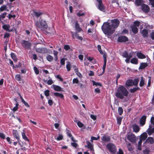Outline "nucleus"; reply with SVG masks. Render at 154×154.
Here are the masks:
<instances>
[{
	"label": "nucleus",
	"mask_w": 154,
	"mask_h": 154,
	"mask_svg": "<svg viewBox=\"0 0 154 154\" xmlns=\"http://www.w3.org/2000/svg\"><path fill=\"white\" fill-rule=\"evenodd\" d=\"M66 67L67 71H69L71 70V65L69 62L66 64Z\"/></svg>",
	"instance_id": "nucleus-50"
},
{
	"label": "nucleus",
	"mask_w": 154,
	"mask_h": 154,
	"mask_svg": "<svg viewBox=\"0 0 154 154\" xmlns=\"http://www.w3.org/2000/svg\"><path fill=\"white\" fill-rule=\"evenodd\" d=\"M145 142L149 143L150 144H152L154 143V139L152 137H149L146 139Z\"/></svg>",
	"instance_id": "nucleus-22"
},
{
	"label": "nucleus",
	"mask_w": 154,
	"mask_h": 154,
	"mask_svg": "<svg viewBox=\"0 0 154 154\" xmlns=\"http://www.w3.org/2000/svg\"><path fill=\"white\" fill-rule=\"evenodd\" d=\"M71 33L72 38L73 39H75V38H77L79 36V34L77 33V32H72Z\"/></svg>",
	"instance_id": "nucleus-39"
},
{
	"label": "nucleus",
	"mask_w": 154,
	"mask_h": 154,
	"mask_svg": "<svg viewBox=\"0 0 154 154\" xmlns=\"http://www.w3.org/2000/svg\"><path fill=\"white\" fill-rule=\"evenodd\" d=\"M123 109L121 107H119L118 108V112L119 115H121L123 112Z\"/></svg>",
	"instance_id": "nucleus-40"
},
{
	"label": "nucleus",
	"mask_w": 154,
	"mask_h": 154,
	"mask_svg": "<svg viewBox=\"0 0 154 154\" xmlns=\"http://www.w3.org/2000/svg\"><path fill=\"white\" fill-rule=\"evenodd\" d=\"M75 29L78 32H79L82 31V29L80 27L77 21H76L75 23Z\"/></svg>",
	"instance_id": "nucleus-17"
},
{
	"label": "nucleus",
	"mask_w": 154,
	"mask_h": 154,
	"mask_svg": "<svg viewBox=\"0 0 154 154\" xmlns=\"http://www.w3.org/2000/svg\"><path fill=\"white\" fill-rule=\"evenodd\" d=\"M46 59L48 61L51 62L53 60L54 57L51 55L50 54H48L46 57Z\"/></svg>",
	"instance_id": "nucleus-29"
},
{
	"label": "nucleus",
	"mask_w": 154,
	"mask_h": 154,
	"mask_svg": "<svg viewBox=\"0 0 154 154\" xmlns=\"http://www.w3.org/2000/svg\"><path fill=\"white\" fill-rule=\"evenodd\" d=\"M152 128V126H149V128H148L146 131L148 135L149 136H150L152 134L154 133V127L151 129V128Z\"/></svg>",
	"instance_id": "nucleus-21"
},
{
	"label": "nucleus",
	"mask_w": 154,
	"mask_h": 154,
	"mask_svg": "<svg viewBox=\"0 0 154 154\" xmlns=\"http://www.w3.org/2000/svg\"><path fill=\"white\" fill-rule=\"evenodd\" d=\"M107 149L112 154L116 153L117 149L116 146L112 143H108L106 146Z\"/></svg>",
	"instance_id": "nucleus-5"
},
{
	"label": "nucleus",
	"mask_w": 154,
	"mask_h": 154,
	"mask_svg": "<svg viewBox=\"0 0 154 154\" xmlns=\"http://www.w3.org/2000/svg\"><path fill=\"white\" fill-rule=\"evenodd\" d=\"M79 82V81L78 79L77 78H74L73 79L72 83L73 84L76 83L78 84Z\"/></svg>",
	"instance_id": "nucleus-56"
},
{
	"label": "nucleus",
	"mask_w": 154,
	"mask_h": 154,
	"mask_svg": "<svg viewBox=\"0 0 154 154\" xmlns=\"http://www.w3.org/2000/svg\"><path fill=\"white\" fill-rule=\"evenodd\" d=\"M92 82L93 85H95L96 86H99L100 87L102 86V85L100 83L96 82L94 80L92 81Z\"/></svg>",
	"instance_id": "nucleus-37"
},
{
	"label": "nucleus",
	"mask_w": 154,
	"mask_h": 154,
	"mask_svg": "<svg viewBox=\"0 0 154 154\" xmlns=\"http://www.w3.org/2000/svg\"><path fill=\"white\" fill-rule=\"evenodd\" d=\"M10 36V34L7 32L5 33L4 38H9Z\"/></svg>",
	"instance_id": "nucleus-54"
},
{
	"label": "nucleus",
	"mask_w": 154,
	"mask_h": 154,
	"mask_svg": "<svg viewBox=\"0 0 154 154\" xmlns=\"http://www.w3.org/2000/svg\"><path fill=\"white\" fill-rule=\"evenodd\" d=\"M22 136L23 139L25 141L28 142L29 141V140L26 136L25 132H23L22 133Z\"/></svg>",
	"instance_id": "nucleus-32"
},
{
	"label": "nucleus",
	"mask_w": 154,
	"mask_h": 154,
	"mask_svg": "<svg viewBox=\"0 0 154 154\" xmlns=\"http://www.w3.org/2000/svg\"><path fill=\"white\" fill-rule=\"evenodd\" d=\"M86 143L87 145V146H85L87 147L88 149H90L91 151H94V149L93 145L91 144L89 141H87Z\"/></svg>",
	"instance_id": "nucleus-18"
},
{
	"label": "nucleus",
	"mask_w": 154,
	"mask_h": 154,
	"mask_svg": "<svg viewBox=\"0 0 154 154\" xmlns=\"http://www.w3.org/2000/svg\"><path fill=\"white\" fill-rule=\"evenodd\" d=\"M15 79L18 81H20L21 80V78L20 74H17L15 75Z\"/></svg>",
	"instance_id": "nucleus-41"
},
{
	"label": "nucleus",
	"mask_w": 154,
	"mask_h": 154,
	"mask_svg": "<svg viewBox=\"0 0 154 154\" xmlns=\"http://www.w3.org/2000/svg\"><path fill=\"white\" fill-rule=\"evenodd\" d=\"M147 137V135L146 133L144 132L140 136V139L142 140H145Z\"/></svg>",
	"instance_id": "nucleus-26"
},
{
	"label": "nucleus",
	"mask_w": 154,
	"mask_h": 154,
	"mask_svg": "<svg viewBox=\"0 0 154 154\" xmlns=\"http://www.w3.org/2000/svg\"><path fill=\"white\" fill-rule=\"evenodd\" d=\"M33 69H34L36 75H38V74H39V71L36 67L34 66L33 68Z\"/></svg>",
	"instance_id": "nucleus-48"
},
{
	"label": "nucleus",
	"mask_w": 154,
	"mask_h": 154,
	"mask_svg": "<svg viewBox=\"0 0 154 154\" xmlns=\"http://www.w3.org/2000/svg\"><path fill=\"white\" fill-rule=\"evenodd\" d=\"M12 134L14 137L16 138L18 141L19 144L20 146L22 147L23 145L21 144L20 140V136L17 131L16 130H13L12 131Z\"/></svg>",
	"instance_id": "nucleus-8"
},
{
	"label": "nucleus",
	"mask_w": 154,
	"mask_h": 154,
	"mask_svg": "<svg viewBox=\"0 0 154 154\" xmlns=\"http://www.w3.org/2000/svg\"><path fill=\"white\" fill-rule=\"evenodd\" d=\"M21 43L22 47L25 49H31L32 44L29 41L23 40L21 41Z\"/></svg>",
	"instance_id": "nucleus-6"
},
{
	"label": "nucleus",
	"mask_w": 154,
	"mask_h": 154,
	"mask_svg": "<svg viewBox=\"0 0 154 154\" xmlns=\"http://www.w3.org/2000/svg\"><path fill=\"white\" fill-rule=\"evenodd\" d=\"M136 54L137 57L139 59H143L146 58V56L141 52H138Z\"/></svg>",
	"instance_id": "nucleus-19"
},
{
	"label": "nucleus",
	"mask_w": 154,
	"mask_h": 154,
	"mask_svg": "<svg viewBox=\"0 0 154 154\" xmlns=\"http://www.w3.org/2000/svg\"><path fill=\"white\" fill-rule=\"evenodd\" d=\"M34 23L37 28L40 29L42 30L47 29L48 27V24L46 21L42 19L41 17L35 22Z\"/></svg>",
	"instance_id": "nucleus-3"
},
{
	"label": "nucleus",
	"mask_w": 154,
	"mask_h": 154,
	"mask_svg": "<svg viewBox=\"0 0 154 154\" xmlns=\"http://www.w3.org/2000/svg\"><path fill=\"white\" fill-rule=\"evenodd\" d=\"M143 3V0H135V4L137 6L142 5Z\"/></svg>",
	"instance_id": "nucleus-31"
},
{
	"label": "nucleus",
	"mask_w": 154,
	"mask_h": 154,
	"mask_svg": "<svg viewBox=\"0 0 154 154\" xmlns=\"http://www.w3.org/2000/svg\"><path fill=\"white\" fill-rule=\"evenodd\" d=\"M50 91L48 90H47L45 91L44 94L46 97H48L49 95Z\"/></svg>",
	"instance_id": "nucleus-53"
},
{
	"label": "nucleus",
	"mask_w": 154,
	"mask_h": 154,
	"mask_svg": "<svg viewBox=\"0 0 154 154\" xmlns=\"http://www.w3.org/2000/svg\"><path fill=\"white\" fill-rule=\"evenodd\" d=\"M54 94L55 96L59 97L61 98H63L64 97L63 94L61 93H59L58 92H55L54 93Z\"/></svg>",
	"instance_id": "nucleus-34"
},
{
	"label": "nucleus",
	"mask_w": 154,
	"mask_h": 154,
	"mask_svg": "<svg viewBox=\"0 0 154 154\" xmlns=\"http://www.w3.org/2000/svg\"><path fill=\"white\" fill-rule=\"evenodd\" d=\"M63 139V136L62 134H60L56 139L57 141L62 140Z\"/></svg>",
	"instance_id": "nucleus-47"
},
{
	"label": "nucleus",
	"mask_w": 154,
	"mask_h": 154,
	"mask_svg": "<svg viewBox=\"0 0 154 154\" xmlns=\"http://www.w3.org/2000/svg\"><path fill=\"white\" fill-rule=\"evenodd\" d=\"M142 10L145 13H148L150 10V8L149 6L145 4H143L141 6Z\"/></svg>",
	"instance_id": "nucleus-9"
},
{
	"label": "nucleus",
	"mask_w": 154,
	"mask_h": 154,
	"mask_svg": "<svg viewBox=\"0 0 154 154\" xmlns=\"http://www.w3.org/2000/svg\"><path fill=\"white\" fill-rule=\"evenodd\" d=\"M138 59L135 57L132 58L130 60L131 63L134 64H137L138 63Z\"/></svg>",
	"instance_id": "nucleus-27"
},
{
	"label": "nucleus",
	"mask_w": 154,
	"mask_h": 154,
	"mask_svg": "<svg viewBox=\"0 0 154 154\" xmlns=\"http://www.w3.org/2000/svg\"><path fill=\"white\" fill-rule=\"evenodd\" d=\"M77 125L79 128H82L84 126L83 124L80 121H78V122Z\"/></svg>",
	"instance_id": "nucleus-55"
},
{
	"label": "nucleus",
	"mask_w": 154,
	"mask_h": 154,
	"mask_svg": "<svg viewBox=\"0 0 154 154\" xmlns=\"http://www.w3.org/2000/svg\"><path fill=\"white\" fill-rule=\"evenodd\" d=\"M129 92L125 87L121 85L118 87L115 96L120 99H123L124 97L128 96Z\"/></svg>",
	"instance_id": "nucleus-2"
},
{
	"label": "nucleus",
	"mask_w": 154,
	"mask_h": 154,
	"mask_svg": "<svg viewBox=\"0 0 154 154\" xmlns=\"http://www.w3.org/2000/svg\"><path fill=\"white\" fill-rule=\"evenodd\" d=\"M149 1L152 6L154 8V0H149Z\"/></svg>",
	"instance_id": "nucleus-63"
},
{
	"label": "nucleus",
	"mask_w": 154,
	"mask_h": 154,
	"mask_svg": "<svg viewBox=\"0 0 154 154\" xmlns=\"http://www.w3.org/2000/svg\"><path fill=\"white\" fill-rule=\"evenodd\" d=\"M82 11L80 10L77 13V15L79 17H80L81 16H84L85 15V14L84 13H82Z\"/></svg>",
	"instance_id": "nucleus-36"
},
{
	"label": "nucleus",
	"mask_w": 154,
	"mask_h": 154,
	"mask_svg": "<svg viewBox=\"0 0 154 154\" xmlns=\"http://www.w3.org/2000/svg\"><path fill=\"white\" fill-rule=\"evenodd\" d=\"M10 26L9 24H4L2 26V28L5 30L11 32L12 31V29H9Z\"/></svg>",
	"instance_id": "nucleus-16"
},
{
	"label": "nucleus",
	"mask_w": 154,
	"mask_h": 154,
	"mask_svg": "<svg viewBox=\"0 0 154 154\" xmlns=\"http://www.w3.org/2000/svg\"><path fill=\"white\" fill-rule=\"evenodd\" d=\"M103 57L104 58V64L103 66V72H104L105 70L106 63V54H104L103 55Z\"/></svg>",
	"instance_id": "nucleus-13"
},
{
	"label": "nucleus",
	"mask_w": 154,
	"mask_h": 154,
	"mask_svg": "<svg viewBox=\"0 0 154 154\" xmlns=\"http://www.w3.org/2000/svg\"><path fill=\"white\" fill-rule=\"evenodd\" d=\"M97 48L98 51H99L101 54H104L100 45H97Z\"/></svg>",
	"instance_id": "nucleus-46"
},
{
	"label": "nucleus",
	"mask_w": 154,
	"mask_h": 154,
	"mask_svg": "<svg viewBox=\"0 0 154 154\" xmlns=\"http://www.w3.org/2000/svg\"><path fill=\"white\" fill-rule=\"evenodd\" d=\"M139 87L134 88H131L130 89V91L131 93H134L136 92L139 89Z\"/></svg>",
	"instance_id": "nucleus-38"
},
{
	"label": "nucleus",
	"mask_w": 154,
	"mask_h": 154,
	"mask_svg": "<svg viewBox=\"0 0 154 154\" xmlns=\"http://www.w3.org/2000/svg\"><path fill=\"white\" fill-rule=\"evenodd\" d=\"M53 86L54 90L56 91H62L61 88L58 85H53Z\"/></svg>",
	"instance_id": "nucleus-24"
},
{
	"label": "nucleus",
	"mask_w": 154,
	"mask_h": 154,
	"mask_svg": "<svg viewBox=\"0 0 154 154\" xmlns=\"http://www.w3.org/2000/svg\"><path fill=\"white\" fill-rule=\"evenodd\" d=\"M118 42H126L128 41V38L125 36H120L118 38Z\"/></svg>",
	"instance_id": "nucleus-10"
},
{
	"label": "nucleus",
	"mask_w": 154,
	"mask_h": 154,
	"mask_svg": "<svg viewBox=\"0 0 154 154\" xmlns=\"http://www.w3.org/2000/svg\"><path fill=\"white\" fill-rule=\"evenodd\" d=\"M140 24V22L137 20H136L133 22V25L131 26V28L134 34H136L138 33V30L137 27L139 26Z\"/></svg>",
	"instance_id": "nucleus-4"
},
{
	"label": "nucleus",
	"mask_w": 154,
	"mask_h": 154,
	"mask_svg": "<svg viewBox=\"0 0 154 154\" xmlns=\"http://www.w3.org/2000/svg\"><path fill=\"white\" fill-rule=\"evenodd\" d=\"M139 80L137 79H135L134 81H133V83L134 84V85L135 86L137 85L138 83L139 82Z\"/></svg>",
	"instance_id": "nucleus-45"
},
{
	"label": "nucleus",
	"mask_w": 154,
	"mask_h": 154,
	"mask_svg": "<svg viewBox=\"0 0 154 154\" xmlns=\"http://www.w3.org/2000/svg\"><path fill=\"white\" fill-rule=\"evenodd\" d=\"M71 145L72 146L75 148H76L78 146V144L75 142L72 143Z\"/></svg>",
	"instance_id": "nucleus-58"
},
{
	"label": "nucleus",
	"mask_w": 154,
	"mask_h": 154,
	"mask_svg": "<svg viewBox=\"0 0 154 154\" xmlns=\"http://www.w3.org/2000/svg\"><path fill=\"white\" fill-rule=\"evenodd\" d=\"M148 66L147 63H140V66L139 68V69H145Z\"/></svg>",
	"instance_id": "nucleus-23"
},
{
	"label": "nucleus",
	"mask_w": 154,
	"mask_h": 154,
	"mask_svg": "<svg viewBox=\"0 0 154 154\" xmlns=\"http://www.w3.org/2000/svg\"><path fill=\"white\" fill-rule=\"evenodd\" d=\"M16 16L15 14H14L13 15H12L11 14H10L8 15V18L9 19H11L12 18H14L16 17Z\"/></svg>",
	"instance_id": "nucleus-62"
},
{
	"label": "nucleus",
	"mask_w": 154,
	"mask_h": 154,
	"mask_svg": "<svg viewBox=\"0 0 154 154\" xmlns=\"http://www.w3.org/2000/svg\"><path fill=\"white\" fill-rule=\"evenodd\" d=\"M141 79L140 83V87H142L143 86L144 84V81L143 79V76L141 77Z\"/></svg>",
	"instance_id": "nucleus-35"
},
{
	"label": "nucleus",
	"mask_w": 154,
	"mask_h": 154,
	"mask_svg": "<svg viewBox=\"0 0 154 154\" xmlns=\"http://www.w3.org/2000/svg\"><path fill=\"white\" fill-rule=\"evenodd\" d=\"M43 14V13L41 12H36L34 11L33 12V14L34 16L37 17H39L40 15H42Z\"/></svg>",
	"instance_id": "nucleus-30"
},
{
	"label": "nucleus",
	"mask_w": 154,
	"mask_h": 154,
	"mask_svg": "<svg viewBox=\"0 0 154 154\" xmlns=\"http://www.w3.org/2000/svg\"><path fill=\"white\" fill-rule=\"evenodd\" d=\"M122 56L123 57L126 58L128 57V52L125 51L122 53Z\"/></svg>",
	"instance_id": "nucleus-42"
},
{
	"label": "nucleus",
	"mask_w": 154,
	"mask_h": 154,
	"mask_svg": "<svg viewBox=\"0 0 154 154\" xmlns=\"http://www.w3.org/2000/svg\"><path fill=\"white\" fill-rule=\"evenodd\" d=\"M120 24L119 20L117 19L112 20L111 23L104 22L102 26L101 29L105 34L110 35L115 31V29L117 28Z\"/></svg>",
	"instance_id": "nucleus-1"
},
{
	"label": "nucleus",
	"mask_w": 154,
	"mask_h": 154,
	"mask_svg": "<svg viewBox=\"0 0 154 154\" xmlns=\"http://www.w3.org/2000/svg\"><path fill=\"white\" fill-rule=\"evenodd\" d=\"M74 68L75 73L78 72V73L80 74V75H81V74L79 72L78 69L75 66H74Z\"/></svg>",
	"instance_id": "nucleus-61"
},
{
	"label": "nucleus",
	"mask_w": 154,
	"mask_h": 154,
	"mask_svg": "<svg viewBox=\"0 0 154 154\" xmlns=\"http://www.w3.org/2000/svg\"><path fill=\"white\" fill-rule=\"evenodd\" d=\"M117 154H124V152L121 149H119V151L117 152Z\"/></svg>",
	"instance_id": "nucleus-64"
},
{
	"label": "nucleus",
	"mask_w": 154,
	"mask_h": 154,
	"mask_svg": "<svg viewBox=\"0 0 154 154\" xmlns=\"http://www.w3.org/2000/svg\"><path fill=\"white\" fill-rule=\"evenodd\" d=\"M127 138L132 143H135L136 142V136L132 133L129 134L127 136Z\"/></svg>",
	"instance_id": "nucleus-7"
},
{
	"label": "nucleus",
	"mask_w": 154,
	"mask_h": 154,
	"mask_svg": "<svg viewBox=\"0 0 154 154\" xmlns=\"http://www.w3.org/2000/svg\"><path fill=\"white\" fill-rule=\"evenodd\" d=\"M64 48L65 50L67 51L70 49V47L68 45H65L64 46Z\"/></svg>",
	"instance_id": "nucleus-52"
},
{
	"label": "nucleus",
	"mask_w": 154,
	"mask_h": 154,
	"mask_svg": "<svg viewBox=\"0 0 154 154\" xmlns=\"http://www.w3.org/2000/svg\"><path fill=\"white\" fill-rule=\"evenodd\" d=\"M65 59L64 58H62L60 60V63L61 65H64L65 64Z\"/></svg>",
	"instance_id": "nucleus-49"
},
{
	"label": "nucleus",
	"mask_w": 154,
	"mask_h": 154,
	"mask_svg": "<svg viewBox=\"0 0 154 154\" xmlns=\"http://www.w3.org/2000/svg\"><path fill=\"white\" fill-rule=\"evenodd\" d=\"M0 137L3 139H4L5 138V136L3 133H0Z\"/></svg>",
	"instance_id": "nucleus-60"
},
{
	"label": "nucleus",
	"mask_w": 154,
	"mask_h": 154,
	"mask_svg": "<svg viewBox=\"0 0 154 154\" xmlns=\"http://www.w3.org/2000/svg\"><path fill=\"white\" fill-rule=\"evenodd\" d=\"M40 53L45 54L47 52V48H41Z\"/></svg>",
	"instance_id": "nucleus-43"
},
{
	"label": "nucleus",
	"mask_w": 154,
	"mask_h": 154,
	"mask_svg": "<svg viewBox=\"0 0 154 154\" xmlns=\"http://www.w3.org/2000/svg\"><path fill=\"white\" fill-rule=\"evenodd\" d=\"M54 55V61L55 62H57L58 61V52L55 50L53 51Z\"/></svg>",
	"instance_id": "nucleus-28"
},
{
	"label": "nucleus",
	"mask_w": 154,
	"mask_h": 154,
	"mask_svg": "<svg viewBox=\"0 0 154 154\" xmlns=\"http://www.w3.org/2000/svg\"><path fill=\"white\" fill-rule=\"evenodd\" d=\"M142 35L144 38H147L148 36V32L147 30L143 29L141 32Z\"/></svg>",
	"instance_id": "nucleus-15"
},
{
	"label": "nucleus",
	"mask_w": 154,
	"mask_h": 154,
	"mask_svg": "<svg viewBox=\"0 0 154 154\" xmlns=\"http://www.w3.org/2000/svg\"><path fill=\"white\" fill-rule=\"evenodd\" d=\"M132 127L134 132L137 133L139 131L140 129V127L137 125H134Z\"/></svg>",
	"instance_id": "nucleus-25"
},
{
	"label": "nucleus",
	"mask_w": 154,
	"mask_h": 154,
	"mask_svg": "<svg viewBox=\"0 0 154 154\" xmlns=\"http://www.w3.org/2000/svg\"><path fill=\"white\" fill-rule=\"evenodd\" d=\"M11 57L14 61H17V59L15 54L14 53H11Z\"/></svg>",
	"instance_id": "nucleus-33"
},
{
	"label": "nucleus",
	"mask_w": 154,
	"mask_h": 154,
	"mask_svg": "<svg viewBox=\"0 0 154 154\" xmlns=\"http://www.w3.org/2000/svg\"><path fill=\"white\" fill-rule=\"evenodd\" d=\"M101 140L103 142H106L110 141V137L107 135H104L101 138Z\"/></svg>",
	"instance_id": "nucleus-14"
},
{
	"label": "nucleus",
	"mask_w": 154,
	"mask_h": 154,
	"mask_svg": "<svg viewBox=\"0 0 154 154\" xmlns=\"http://www.w3.org/2000/svg\"><path fill=\"white\" fill-rule=\"evenodd\" d=\"M98 2V8L100 11H104L105 7L103 4L102 1L101 0H96Z\"/></svg>",
	"instance_id": "nucleus-11"
},
{
	"label": "nucleus",
	"mask_w": 154,
	"mask_h": 154,
	"mask_svg": "<svg viewBox=\"0 0 154 154\" xmlns=\"http://www.w3.org/2000/svg\"><path fill=\"white\" fill-rule=\"evenodd\" d=\"M146 116L143 115L140 118V124L142 126H143L145 124Z\"/></svg>",
	"instance_id": "nucleus-12"
},
{
	"label": "nucleus",
	"mask_w": 154,
	"mask_h": 154,
	"mask_svg": "<svg viewBox=\"0 0 154 154\" xmlns=\"http://www.w3.org/2000/svg\"><path fill=\"white\" fill-rule=\"evenodd\" d=\"M18 105L19 104L17 102V103L16 104V106L14 107L13 109V110L14 112H15L18 110Z\"/></svg>",
	"instance_id": "nucleus-51"
},
{
	"label": "nucleus",
	"mask_w": 154,
	"mask_h": 154,
	"mask_svg": "<svg viewBox=\"0 0 154 154\" xmlns=\"http://www.w3.org/2000/svg\"><path fill=\"white\" fill-rule=\"evenodd\" d=\"M6 8L7 7L5 5H3L0 8V9L1 11H3L4 10H6Z\"/></svg>",
	"instance_id": "nucleus-59"
},
{
	"label": "nucleus",
	"mask_w": 154,
	"mask_h": 154,
	"mask_svg": "<svg viewBox=\"0 0 154 154\" xmlns=\"http://www.w3.org/2000/svg\"><path fill=\"white\" fill-rule=\"evenodd\" d=\"M125 85L127 87L132 86L134 85L133 80L131 79L128 80L125 82Z\"/></svg>",
	"instance_id": "nucleus-20"
},
{
	"label": "nucleus",
	"mask_w": 154,
	"mask_h": 154,
	"mask_svg": "<svg viewBox=\"0 0 154 154\" xmlns=\"http://www.w3.org/2000/svg\"><path fill=\"white\" fill-rule=\"evenodd\" d=\"M122 119V117H119L117 118V123L120 125L121 124V122Z\"/></svg>",
	"instance_id": "nucleus-44"
},
{
	"label": "nucleus",
	"mask_w": 154,
	"mask_h": 154,
	"mask_svg": "<svg viewBox=\"0 0 154 154\" xmlns=\"http://www.w3.org/2000/svg\"><path fill=\"white\" fill-rule=\"evenodd\" d=\"M150 151L148 149H146L143 150V152L144 154H149Z\"/></svg>",
	"instance_id": "nucleus-57"
}]
</instances>
